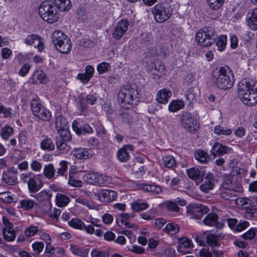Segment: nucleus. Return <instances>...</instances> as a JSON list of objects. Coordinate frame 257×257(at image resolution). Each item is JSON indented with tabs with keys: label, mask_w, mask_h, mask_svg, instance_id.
Instances as JSON below:
<instances>
[{
	"label": "nucleus",
	"mask_w": 257,
	"mask_h": 257,
	"mask_svg": "<svg viewBox=\"0 0 257 257\" xmlns=\"http://www.w3.org/2000/svg\"><path fill=\"white\" fill-rule=\"evenodd\" d=\"M60 167L57 169V176L59 175H64L67 170V162L65 161H62L60 162Z\"/></svg>",
	"instance_id": "e2e57ef3"
},
{
	"label": "nucleus",
	"mask_w": 257,
	"mask_h": 257,
	"mask_svg": "<svg viewBox=\"0 0 257 257\" xmlns=\"http://www.w3.org/2000/svg\"><path fill=\"white\" fill-rule=\"evenodd\" d=\"M38 231V227L32 225L26 228L25 233L27 237H32L35 235Z\"/></svg>",
	"instance_id": "052dcab7"
},
{
	"label": "nucleus",
	"mask_w": 257,
	"mask_h": 257,
	"mask_svg": "<svg viewBox=\"0 0 257 257\" xmlns=\"http://www.w3.org/2000/svg\"><path fill=\"white\" fill-rule=\"evenodd\" d=\"M55 170L53 164H49L45 165L44 168V174L48 179H52L55 175Z\"/></svg>",
	"instance_id": "c03bdc74"
},
{
	"label": "nucleus",
	"mask_w": 257,
	"mask_h": 257,
	"mask_svg": "<svg viewBox=\"0 0 257 257\" xmlns=\"http://www.w3.org/2000/svg\"><path fill=\"white\" fill-rule=\"evenodd\" d=\"M53 2L55 7L62 11H67L71 7V3L70 0H53Z\"/></svg>",
	"instance_id": "f704fd0d"
},
{
	"label": "nucleus",
	"mask_w": 257,
	"mask_h": 257,
	"mask_svg": "<svg viewBox=\"0 0 257 257\" xmlns=\"http://www.w3.org/2000/svg\"><path fill=\"white\" fill-rule=\"evenodd\" d=\"M117 193L112 190L100 189L94 194V198L102 203H109L114 201Z\"/></svg>",
	"instance_id": "9b49d317"
},
{
	"label": "nucleus",
	"mask_w": 257,
	"mask_h": 257,
	"mask_svg": "<svg viewBox=\"0 0 257 257\" xmlns=\"http://www.w3.org/2000/svg\"><path fill=\"white\" fill-rule=\"evenodd\" d=\"M210 152L211 155L215 158L217 156H221L225 154L233 153V151L231 148L216 142L214 144Z\"/></svg>",
	"instance_id": "2eb2a0df"
},
{
	"label": "nucleus",
	"mask_w": 257,
	"mask_h": 257,
	"mask_svg": "<svg viewBox=\"0 0 257 257\" xmlns=\"http://www.w3.org/2000/svg\"><path fill=\"white\" fill-rule=\"evenodd\" d=\"M32 247L34 253L36 254H39L43 250L44 244L42 242L36 241L32 244Z\"/></svg>",
	"instance_id": "13d9d810"
},
{
	"label": "nucleus",
	"mask_w": 257,
	"mask_h": 257,
	"mask_svg": "<svg viewBox=\"0 0 257 257\" xmlns=\"http://www.w3.org/2000/svg\"><path fill=\"white\" fill-rule=\"evenodd\" d=\"M0 199L6 203H11L14 201L13 195L9 192L0 193Z\"/></svg>",
	"instance_id": "5fc2aeb1"
},
{
	"label": "nucleus",
	"mask_w": 257,
	"mask_h": 257,
	"mask_svg": "<svg viewBox=\"0 0 257 257\" xmlns=\"http://www.w3.org/2000/svg\"><path fill=\"white\" fill-rule=\"evenodd\" d=\"M68 127L67 120L62 115H58L55 119V128L57 131Z\"/></svg>",
	"instance_id": "58836bf2"
},
{
	"label": "nucleus",
	"mask_w": 257,
	"mask_h": 257,
	"mask_svg": "<svg viewBox=\"0 0 257 257\" xmlns=\"http://www.w3.org/2000/svg\"><path fill=\"white\" fill-rule=\"evenodd\" d=\"M61 210L60 209L54 208L53 210L50 211V212L48 213V215L50 218H52L53 219H56L57 220L59 216L61 214Z\"/></svg>",
	"instance_id": "69168bd1"
},
{
	"label": "nucleus",
	"mask_w": 257,
	"mask_h": 257,
	"mask_svg": "<svg viewBox=\"0 0 257 257\" xmlns=\"http://www.w3.org/2000/svg\"><path fill=\"white\" fill-rule=\"evenodd\" d=\"M155 21L158 23H163L168 20L173 14V9L167 3L156 5L152 10Z\"/></svg>",
	"instance_id": "0eeeda50"
},
{
	"label": "nucleus",
	"mask_w": 257,
	"mask_h": 257,
	"mask_svg": "<svg viewBox=\"0 0 257 257\" xmlns=\"http://www.w3.org/2000/svg\"><path fill=\"white\" fill-rule=\"evenodd\" d=\"M2 221L4 225L3 234L4 239L7 241H12L16 237L13 224L6 216H3Z\"/></svg>",
	"instance_id": "4468645a"
},
{
	"label": "nucleus",
	"mask_w": 257,
	"mask_h": 257,
	"mask_svg": "<svg viewBox=\"0 0 257 257\" xmlns=\"http://www.w3.org/2000/svg\"><path fill=\"white\" fill-rule=\"evenodd\" d=\"M172 93L170 90L166 89H162L157 93L156 100L162 104H166L168 101V99L171 96Z\"/></svg>",
	"instance_id": "393cba45"
},
{
	"label": "nucleus",
	"mask_w": 257,
	"mask_h": 257,
	"mask_svg": "<svg viewBox=\"0 0 257 257\" xmlns=\"http://www.w3.org/2000/svg\"><path fill=\"white\" fill-rule=\"evenodd\" d=\"M52 196L51 192L50 190H42L35 196V198L40 202L48 201L50 202Z\"/></svg>",
	"instance_id": "e433bc0d"
},
{
	"label": "nucleus",
	"mask_w": 257,
	"mask_h": 257,
	"mask_svg": "<svg viewBox=\"0 0 257 257\" xmlns=\"http://www.w3.org/2000/svg\"><path fill=\"white\" fill-rule=\"evenodd\" d=\"M187 215L190 218L199 219L208 211L207 207L201 204H189L187 207Z\"/></svg>",
	"instance_id": "f8f14e48"
},
{
	"label": "nucleus",
	"mask_w": 257,
	"mask_h": 257,
	"mask_svg": "<svg viewBox=\"0 0 257 257\" xmlns=\"http://www.w3.org/2000/svg\"><path fill=\"white\" fill-rule=\"evenodd\" d=\"M3 113L5 118H13L16 116V111L11 108L3 105L0 102V114Z\"/></svg>",
	"instance_id": "ea45409f"
},
{
	"label": "nucleus",
	"mask_w": 257,
	"mask_h": 257,
	"mask_svg": "<svg viewBox=\"0 0 257 257\" xmlns=\"http://www.w3.org/2000/svg\"><path fill=\"white\" fill-rule=\"evenodd\" d=\"M194 157L199 162L202 164L207 163L209 160L207 153L203 150H198L195 151Z\"/></svg>",
	"instance_id": "72a5a7b5"
},
{
	"label": "nucleus",
	"mask_w": 257,
	"mask_h": 257,
	"mask_svg": "<svg viewBox=\"0 0 257 257\" xmlns=\"http://www.w3.org/2000/svg\"><path fill=\"white\" fill-rule=\"evenodd\" d=\"M164 230L167 234L170 235H174L179 232V227L177 224L174 223H169L164 228Z\"/></svg>",
	"instance_id": "a19ab883"
},
{
	"label": "nucleus",
	"mask_w": 257,
	"mask_h": 257,
	"mask_svg": "<svg viewBox=\"0 0 257 257\" xmlns=\"http://www.w3.org/2000/svg\"><path fill=\"white\" fill-rule=\"evenodd\" d=\"M41 148L42 150L51 151L55 149V145L52 140L46 137L41 143Z\"/></svg>",
	"instance_id": "c9c22d12"
},
{
	"label": "nucleus",
	"mask_w": 257,
	"mask_h": 257,
	"mask_svg": "<svg viewBox=\"0 0 257 257\" xmlns=\"http://www.w3.org/2000/svg\"><path fill=\"white\" fill-rule=\"evenodd\" d=\"M61 138L56 139V144L58 149L61 151H68L70 150V147L66 145V142Z\"/></svg>",
	"instance_id": "6e6d98bb"
},
{
	"label": "nucleus",
	"mask_w": 257,
	"mask_h": 257,
	"mask_svg": "<svg viewBox=\"0 0 257 257\" xmlns=\"http://www.w3.org/2000/svg\"><path fill=\"white\" fill-rule=\"evenodd\" d=\"M72 154L74 157L80 160H86L93 155L90 149L84 148L74 149L72 152Z\"/></svg>",
	"instance_id": "a211bd4d"
},
{
	"label": "nucleus",
	"mask_w": 257,
	"mask_h": 257,
	"mask_svg": "<svg viewBox=\"0 0 257 257\" xmlns=\"http://www.w3.org/2000/svg\"><path fill=\"white\" fill-rule=\"evenodd\" d=\"M179 120L182 127L190 133H194L199 128L196 117L187 111H183L180 114Z\"/></svg>",
	"instance_id": "1a4fd4ad"
},
{
	"label": "nucleus",
	"mask_w": 257,
	"mask_h": 257,
	"mask_svg": "<svg viewBox=\"0 0 257 257\" xmlns=\"http://www.w3.org/2000/svg\"><path fill=\"white\" fill-rule=\"evenodd\" d=\"M134 150V147L131 145H127L123 146L122 148L119 149L116 154V156L118 160L120 162H126L130 158V152Z\"/></svg>",
	"instance_id": "6ab92c4d"
},
{
	"label": "nucleus",
	"mask_w": 257,
	"mask_h": 257,
	"mask_svg": "<svg viewBox=\"0 0 257 257\" xmlns=\"http://www.w3.org/2000/svg\"><path fill=\"white\" fill-rule=\"evenodd\" d=\"M14 133L13 128L9 126H5L2 127L0 131V135L4 140H8Z\"/></svg>",
	"instance_id": "a18cd8bd"
},
{
	"label": "nucleus",
	"mask_w": 257,
	"mask_h": 257,
	"mask_svg": "<svg viewBox=\"0 0 257 257\" xmlns=\"http://www.w3.org/2000/svg\"><path fill=\"white\" fill-rule=\"evenodd\" d=\"M227 44V37L226 35H221L218 37L216 42V45L217 46L219 51H223Z\"/></svg>",
	"instance_id": "de8ad7c7"
},
{
	"label": "nucleus",
	"mask_w": 257,
	"mask_h": 257,
	"mask_svg": "<svg viewBox=\"0 0 257 257\" xmlns=\"http://www.w3.org/2000/svg\"><path fill=\"white\" fill-rule=\"evenodd\" d=\"M184 105V102L182 100H173L168 105V110L170 112H175L183 108Z\"/></svg>",
	"instance_id": "c756f323"
},
{
	"label": "nucleus",
	"mask_w": 257,
	"mask_h": 257,
	"mask_svg": "<svg viewBox=\"0 0 257 257\" xmlns=\"http://www.w3.org/2000/svg\"><path fill=\"white\" fill-rule=\"evenodd\" d=\"M247 22L248 27L253 30H257V8L254 9L247 15Z\"/></svg>",
	"instance_id": "bb28decb"
},
{
	"label": "nucleus",
	"mask_w": 257,
	"mask_h": 257,
	"mask_svg": "<svg viewBox=\"0 0 257 257\" xmlns=\"http://www.w3.org/2000/svg\"><path fill=\"white\" fill-rule=\"evenodd\" d=\"M235 82L232 70L228 66L220 67L213 72V82L218 89L226 90L230 89Z\"/></svg>",
	"instance_id": "f03ea898"
},
{
	"label": "nucleus",
	"mask_w": 257,
	"mask_h": 257,
	"mask_svg": "<svg viewBox=\"0 0 257 257\" xmlns=\"http://www.w3.org/2000/svg\"><path fill=\"white\" fill-rule=\"evenodd\" d=\"M218 216L215 213H209L204 218L203 222L205 225L221 228L224 226V223L217 221Z\"/></svg>",
	"instance_id": "412c9836"
},
{
	"label": "nucleus",
	"mask_w": 257,
	"mask_h": 257,
	"mask_svg": "<svg viewBox=\"0 0 257 257\" xmlns=\"http://www.w3.org/2000/svg\"><path fill=\"white\" fill-rule=\"evenodd\" d=\"M35 204V201L32 199H25L20 201V205L24 210L31 209Z\"/></svg>",
	"instance_id": "8fccbe9b"
},
{
	"label": "nucleus",
	"mask_w": 257,
	"mask_h": 257,
	"mask_svg": "<svg viewBox=\"0 0 257 257\" xmlns=\"http://www.w3.org/2000/svg\"><path fill=\"white\" fill-rule=\"evenodd\" d=\"M88 145L92 149L98 150L100 148V144L99 140L95 138H91L87 141Z\"/></svg>",
	"instance_id": "bf43d9fd"
},
{
	"label": "nucleus",
	"mask_w": 257,
	"mask_h": 257,
	"mask_svg": "<svg viewBox=\"0 0 257 257\" xmlns=\"http://www.w3.org/2000/svg\"><path fill=\"white\" fill-rule=\"evenodd\" d=\"M83 178L89 184L98 186H104L108 181L107 177L98 173L86 174Z\"/></svg>",
	"instance_id": "ddd939ff"
},
{
	"label": "nucleus",
	"mask_w": 257,
	"mask_h": 257,
	"mask_svg": "<svg viewBox=\"0 0 257 257\" xmlns=\"http://www.w3.org/2000/svg\"><path fill=\"white\" fill-rule=\"evenodd\" d=\"M109 67L108 63L102 62L98 65L97 69L99 74H102L107 70Z\"/></svg>",
	"instance_id": "774afa93"
},
{
	"label": "nucleus",
	"mask_w": 257,
	"mask_h": 257,
	"mask_svg": "<svg viewBox=\"0 0 257 257\" xmlns=\"http://www.w3.org/2000/svg\"><path fill=\"white\" fill-rule=\"evenodd\" d=\"M73 131L78 135H81L83 134H91L93 132L92 127L88 124H83L79 126V123L76 120H74L72 123Z\"/></svg>",
	"instance_id": "4be33fe9"
},
{
	"label": "nucleus",
	"mask_w": 257,
	"mask_h": 257,
	"mask_svg": "<svg viewBox=\"0 0 257 257\" xmlns=\"http://www.w3.org/2000/svg\"><path fill=\"white\" fill-rule=\"evenodd\" d=\"M70 250L73 254L81 257H87L89 251V248H88L80 247L74 244H70Z\"/></svg>",
	"instance_id": "b1692460"
},
{
	"label": "nucleus",
	"mask_w": 257,
	"mask_h": 257,
	"mask_svg": "<svg viewBox=\"0 0 257 257\" xmlns=\"http://www.w3.org/2000/svg\"><path fill=\"white\" fill-rule=\"evenodd\" d=\"M117 97L121 106L125 109L134 107L139 102V91L136 87L124 86L121 88Z\"/></svg>",
	"instance_id": "7ed1b4c3"
},
{
	"label": "nucleus",
	"mask_w": 257,
	"mask_h": 257,
	"mask_svg": "<svg viewBox=\"0 0 257 257\" xmlns=\"http://www.w3.org/2000/svg\"><path fill=\"white\" fill-rule=\"evenodd\" d=\"M148 207L149 205L147 203L139 200L133 202L131 205L132 210L136 212L145 210Z\"/></svg>",
	"instance_id": "79ce46f5"
},
{
	"label": "nucleus",
	"mask_w": 257,
	"mask_h": 257,
	"mask_svg": "<svg viewBox=\"0 0 257 257\" xmlns=\"http://www.w3.org/2000/svg\"><path fill=\"white\" fill-rule=\"evenodd\" d=\"M3 181L8 185H15L17 183V177L10 172H4L2 175Z\"/></svg>",
	"instance_id": "2f4dec72"
},
{
	"label": "nucleus",
	"mask_w": 257,
	"mask_h": 257,
	"mask_svg": "<svg viewBox=\"0 0 257 257\" xmlns=\"http://www.w3.org/2000/svg\"><path fill=\"white\" fill-rule=\"evenodd\" d=\"M128 26V22L126 20L119 21L112 33L113 38L117 40H119L126 33Z\"/></svg>",
	"instance_id": "dca6fc26"
},
{
	"label": "nucleus",
	"mask_w": 257,
	"mask_h": 257,
	"mask_svg": "<svg viewBox=\"0 0 257 257\" xmlns=\"http://www.w3.org/2000/svg\"><path fill=\"white\" fill-rule=\"evenodd\" d=\"M39 12L42 19L50 24L55 23L59 18L56 7L50 1L43 2L39 8Z\"/></svg>",
	"instance_id": "423d86ee"
},
{
	"label": "nucleus",
	"mask_w": 257,
	"mask_h": 257,
	"mask_svg": "<svg viewBox=\"0 0 257 257\" xmlns=\"http://www.w3.org/2000/svg\"><path fill=\"white\" fill-rule=\"evenodd\" d=\"M217 34L211 27H205L199 30L196 34L195 41L201 47H207L212 45L217 38Z\"/></svg>",
	"instance_id": "20e7f679"
},
{
	"label": "nucleus",
	"mask_w": 257,
	"mask_h": 257,
	"mask_svg": "<svg viewBox=\"0 0 257 257\" xmlns=\"http://www.w3.org/2000/svg\"><path fill=\"white\" fill-rule=\"evenodd\" d=\"M31 108L33 115L39 119L46 121L51 120V112L42 104L40 100L33 99L31 102Z\"/></svg>",
	"instance_id": "6e6552de"
},
{
	"label": "nucleus",
	"mask_w": 257,
	"mask_h": 257,
	"mask_svg": "<svg viewBox=\"0 0 257 257\" xmlns=\"http://www.w3.org/2000/svg\"><path fill=\"white\" fill-rule=\"evenodd\" d=\"M203 183L200 186V190L205 193L213 189L214 186L215 177L211 173H207L205 176Z\"/></svg>",
	"instance_id": "f3484780"
},
{
	"label": "nucleus",
	"mask_w": 257,
	"mask_h": 257,
	"mask_svg": "<svg viewBox=\"0 0 257 257\" xmlns=\"http://www.w3.org/2000/svg\"><path fill=\"white\" fill-rule=\"evenodd\" d=\"M257 232V229L255 228H250L247 232L244 233L242 235V237L243 239L250 240L252 239L255 235L256 233Z\"/></svg>",
	"instance_id": "680f3d73"
},
{
	"label": "nucleus",
	"mask_w": 257,
	"mask_h": 257,
	"mask_svg": "<svg viewBox=\"0 0 257 257\" xmlns=\"http://www.w3.org/2000/svg\"><path fill=\"white\" fill-rule=\"evenodd\" d=\"M204 237L206 238V242L211 248L220 246L218 240L221 239V236L219 234L211 232L207 234L204 233L202 235H197L195 238V240L199 243L200 245H205Z\"/></svg>",
	"instance_id": "9d476101"
},
{
	"label": "nucleus",
	"mask_w": 257,
	"mask_h": 257,
	"mask_svg": "<svg viewBox=\"0 0 257 257\" xmlns=\"http://www.w3.org/2000/svg\"><path fill=\"white\" fill-rule=\"evenodd\" d=\"M163 164L165 167L173 168L176 165V161L172 155H167L163 158Z\"/></svg>",
	"instance_id": "37998d69"
},
{
	"label": "nucleus",
	"mask_w": 257,
	"mask_h": 257,
	"mask_svg": "<svg viewBox=\"0 0 257 257\" xmlns=\"http://www.w3.org/2000/svg\"><path fill=\"white\" fill-rule=\"evenodd\" d=\"M140 187L144 191L154 194H159L162 191L161 186L155 184H142Z\"/></svg>",
	"instance_id": "c85d7f7f"
},
{
	"label": "nucleus",
	"mask_w": 257,
	"mask_h": 257,
	"mask_svg": "<svg viewBox=\"0 0 257 257\" xmlns=\"http://www.w3.org/2000/svg\"><path fill=\"white\" fill-rule=\"evenodd\" d=\"M134 216L135 215L133 214L122 213L119 215V217L122 224L128 227H131L132 226L130 225V223L127 219L128 218L134 217Z\"/></svg>",
	"instance_id": "4d7b16f0"
},
{
	"label": "nucleus",
	"mask_w": 257,
	"mask_h": 257,
	"mask_svg": "<svg viewBox=\"0 0 257 257\" xmlns=\"http://www.w3.org/2000/svg\"><path fill=\"white\" fill-rule=\"evenodd\" d=\"M68 224L74 228L80 230H82L84 227V223L77 218H72L68 222Z\"/></svg>",
	"instance_id": "3c124183"
},
{
	"label": "nucleus",
	"mask_w": 257,
	"mask_h": 257,
	"mask_svg": "<svg viewBox=\"0 0 257 257\" xmlns=\"http://www.w3.org/2000/svg\"><path fill=\"white\" fill-rule=\"evenodd\" d=\"M52 42L57 50L63 54L69 53L72 49L70 38L62 31H55L53 33Z\"/></svg>",
	"instance_id": "39448f33"
},
{
	"label": "nucleus",
	"mask_w": 257,
	"mask_h": 257,
	"mask_svg": "<svg viewBox=\"0 0 257 257\" xmlns=\"http://www.w3.org/2000/svg\"><path fill=\"white\" fill-rule=\"evenodd\" d=\"M35 79L38 80L40 83L44 84H46L49 81L46 74L41 70H37L34 72L33 82H34Z\"/></svg>",
	"instance_id": "7c9ffc66"
},
{
	"label": "nucleus",
	"mask_w": 257,
	"mask_h": 257,
	"mask_svg": "<svg viewBox=\"0 0 257 257\" xmlns=\"http://www.w3.org/2000/svg\"><path fill=\"white\" fill-rule=\"evenodd\" d=\"M70 197L63 193H58L56 195L55 203L56 205L59 207H64L66 206L70 202Z\"/></svg>",
	"instance_id": "a878e982"
},
{
	"label": "nucleus",
	"mask_w": 257,
	"mask_h": 257,
	"mask_svg": "<svg viewBox=\"0 0 257 257\" xmlns=\"http://www.w3.org/2000/svg\"><path fill=\"white\" fill-rule=\"evenodd\" d=\"M38 176L35 175V177H32L28 182V187L30 193H36L42 187V186L37 183Z\"/></svg>",
	"instance_id": "473e14b6"
},
{
	"label": "nucleus",
	"mask_w": 257,
	"mask_h": 257,
	"mask_svg": "<svg viewBox=\"0 0 257 257\" xmlns=\"http://www.w3.org/2000/svg\"><path fill=\"white\" fill-rule=\"evenodd\" d=\"M39 38V36L36 35L28 36L25 39V43L28 45H31L34 43L35 42H37Z\"/></svg>",
	"instance_id": "0e129e2a"
},
{
	"label": "nucleus",
	"mask_w": 257,
	"mask_h": 257,
	"mask_svg": "<svg viewBox=\"0 0 257 257\" xmlns=\"http://www.w3.org/2000/svg\"><path fill=\"white\" fill-rule=\"evenodd\" d=\"M207 2L209 7L213 10H218L224 3V0H207Z\"/></svg>",
	"instance_id": "603ef678"
},
{
	"label": "nucleus",
	"mask_w": 257,
	"mask_h": 257,
	"mask_svg": "<svg viewBox=\"0 0 257 257\" xmlns=\"http://www.w3.org/2000/svg\"><path fill=\"white\" fill-rule=\"evenodd\" d=\"M32 177H35V175L30 172L23 173L21 176V180L23 183H28Z\"/></svg>",
	"instance_id": "338daca9"
},
{
	"label": "nucleus",
	"mask_w": 257,
	"mask_h": 257,
	"mask_svg": "<svg viewBox=\"0 0 257 257\" xmlns=\"http://www.w3.org/2000/svg\"><path fill=\"white\" fill-rule=\"evenodd\" d=\"M187 173L189 178L195 181L202 180L205 176V172L198 168H191L187 170Z\"/></svg>",
	"instance_id": "5701e85b"
},
{
	"label": "nucleus",
	"mask_w": 257,
	"mask_h": 257,
	"mask_svg": "<svg viewBox=\"0 0 257 257\" xmlns=\"http://www.w3.org/2000/svg\"><path fill=\"white\" fill-rule=\"evenodd\" d=\"M152 68L154 70L153 74L155 78L156 76L159 77L162 75L165 70V66L160 62H156L153 64Z\"/></svg>",
	"instance_id": "4c0bfd02"
},
{
	"label": "nucleus",
	"mask_w": 257,
	"mask_h": 257,
	"mask_svg": "<svg viewBox=\"0 0 257 257\" xmlns=\"http://www.w3.org/2000/svg\"><path fill=\"white\" fill-rule=\"evenodd\" d=\"M238 95L245 105L253 106L257 104V81L255 79H244L238 84Z\"/></svg>",
	"instance_id": "f257e3e1"
},
{
	"label": "nucleus",
	"mask_w": 257,
	"mask_h": 257,
	"mask_svg": "<svg viewBox=\"0 0 257 257\" xmlns=\"http://www.w3.org/2000/svg\"><path fill=\"white\" fill-rule=\"evenodd\" d=\"M237 194L233 192L231 189H220V196L223 199L229 201H235L237 197Z\"/></svg>",
	"instance_id": "cd10ccee"
},
{
	"label": "nucleus",
	"mask_w": 257,
	"mask_h": 257,
	"mask_svg": "<svg viewBox=\"0 0 257 257\" xmlns=\"http://www.w3.org/2000/svg\"><path fill=\"white\" fill-rule=\"evenodd\" d=\"M91 257H109V253L107 250L93 249L91 251Z\"/></svg>",
	"instance_id": "864d4df0"
},
{
	"label": "nucleus",
	"mask_w": 257,
	"mask_h": 257,
	"mask_svg": "<svg viewBox=\"0 0 257 257\" xmlns=\"http://www.w3.org/2000/svg\"><path fill=\"white\" fill-rule=\"evenodd\" d=\"M193 244L191 241L186 237H182L179 239L177 250L182 253H189L193 247Z\"/></svg>",
	"instance_id": "aec40b11"
},
{
	"label": "nucleus",
	"mask_w": 257,
	"mask_h": 257,
	"mask_svg": "<svg viewBox=\"0 0 257 257\" xmlns=\"http://www.w3.org/2000/svg\"><path fill=\"white\" fill-rule=\"evenodd\" d=\"M214 132L218 136H229L231 134L232 131L230 129L224 127L219 125L214 127Z\"/></svg>",
	"instance_id": "49530a36"
},
{
	"label": "nucleus",
	"mask_w": 257,
	"mask_h": 257,
	"mask_svg": "<svg viewBox=\"0 0 257 257\" xmlns=\"http://www.w3.org/2000/svg\"><path fill=\"white\" fill-rule=\"evenodd\" d=\"M57 131L59 135V137H57L56 138H61L62 140H63L65 141H70L71 140V136L68 129V127L58 130Z\"/></svg>",
	"instance_id": "09e8293b"
}]
</instances>
